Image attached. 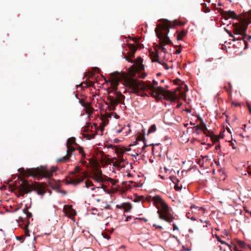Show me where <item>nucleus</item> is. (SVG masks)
Wrapping results in <instances>:
<instances>
[{"mask_svg":"<svg viewBox=\"0 0 251 251\" xmlns=\"http://www.w3.org/2000/svg\"><path fill=\"white\" fill-rule=\"evenodd\" d=\"M111 115H111V114H109V113L107 114V113H106V116H107V117H108V118H111Z\"/></svg>","mask_w":251,"mask_h":251,"instance_id":"obj_53","label":"nucleus"},{"mask_svg":"<svg viewBox=\"0 0 251 251\" xmlns=\"http://www.w3.org/2000/svg\"><path fill=\"white\" fill-rule=\"evenodd\" d=\"M128 47L129 49V52H128L129 56H126L125 57L126 60L132 62L131 58L134 57V53L137 50V47L134 44H128Z\"/></svg>","mask_w":251,"mask_h":251,"instance_id":"obj_13","label":"nucleus"},{"mask_svg":"<svg viewBox=\"0 0 251 251\" xmlns=\"http://www.w3.org/2000/svg\"><path fill=\"white\" fill-rule=\"evenodd\" d=\"M165 82L164 79H161L160 81V83H163Z\"/></svg>","mask_w":251,"mask_h":251,"instance_id":"obj_58","label":"nucleus"},{"mask_svg":"<svg viewBox=\"0 0 251 251\" xmlns=\"http://www.w3.org/2000/svg\"><path fill=\"white\" fill-rule=\"evenodd\" d=\"M93 185V182L90 180H87L86 181L85 183V186L87 188H89L90 186H92Z\"/></svg>","mask_w":251,"mask_h":251,"instance_id":"obj_29","label":"nucleus"},{"mask_svg":"<svg viewBox=\"0 0 251 251\" xmlns=\"http://www.w3.org/2000/svg\"><path fill=\"white\" fill-rule=\"evenodd\" d=\"M94 85V83L92 81H90L88 84H87L88 87H92Z\"/></svg>","mask_w":251,"mask_h":251,"instance_id":"obj_43","label":"nucleus"},{"mask_svg":"<svg viewBox=\"0 0 251 251\" xmlns=\"http://www.w3.org/2000/svg\"><path fill=\"white\" fill-rule=\"evenodd\" d=\"M158 176H159L162 179H164V176H160V175H159Z\"/></svg>","mask_w":251,"mask_h":251,"instance_id":"obj_62","label":"nucleus"},{"mask_svg":"<svg viewBox=\"0 0 251 251\" xmlns=\"http://www.w3.org/2000/svg\"><path fill=\"white\" fill-rule=\"evenodd\" d=\"M104 237L106 239H107V240H109L110 239V236L109 235H108V234L106 233L105 234L104 236Z\"/></svg>","mask_w":251,"mask_h":251,"instance_id":"obj_41","label":"nucleus"},{"mask_svg":"<svg viewBox=\"0 0 251 251\" xmlns=\"http://www.w3.org/2000/svg\"><path fill=\"white\" fill-rule=\"evenodd\" d=\"M121 207L124 209L125 211L129 212L132 208V205L129 203H123Z\"/></svg>","mask_w":251,"mask_h":251,"instance_id":"obj_22","label":"nucleus"},{"mask_svg":"<svg viewBox=\"0 0 251 251\" xmlns=\"http://www.w3.org/2000/svg\"><path fill=\"white\" fill-rule=\"evenodd\" d=\"M131 219V216H127L126 219V221H129V219Z\"/></svg>","mask_w":251,"mask_h":251,"instance_id":"obj_52","label":"nucleus"},{"mask_svg":"<svg viewBox=\"0 0 251 251\" xmlns=\"http://www.w3.org/2000/svg\"><path fill=\"white\" fill-rule=\"evenodd\" d=\"M161 142H162V143H158V146L159 145H162V144H163L164 145L165 148H167V146L171 143V139L168 136H166L164 137H163V139L161 140Z\"/></svg>","mask_w":251,"mask_h":251,"instance_id":"obj_21","label":"nucleus"},{"mask_svg":"<svg viewBox=\"0 0 251 251\" xmlns=\"http://www.w3.org/2000/svg\"><path fill=\"white\" fill-rule=\"evenodd\" d=\"M95 134H88L86 135V137L88 139H93L95 137Z\"/></svg>","mask_w":251,"mask_h":251,"instance_id":"obj_33","label":"nucleus"},{"mask_svg":"<svg viewBox=\"0 0 251 251\" xmlns=\"http://www.w3.org/2000/svg\"><path fill=\"white\" fill-rule=\"evenodd\" d=\"M80 171H81V168L80 167L77 166L75 167V173H78L80 172Z\"/></svg>","mask_w":251,"mask_h":251,"instance_id":"obj_32","label":"nucleus"},{"mask_svg":"<svg viewBox=\"0 0 251 251\" xmlns=\"http://www.w3.org/2000/svg\"><path fill=\"white\" fill-rule=\"evenodd\" d=\"M233 38V39H232V41H235L236 40H240V39H237V38H235L234 36L232 37Z\"/></svg>","mask_w":251,"mask_h":251,"instance_id":"obj_54","label":"nucleus"},{"mask_svg":"<svg viewBox=\"0 0 251 251\" xmlns=\"http://www.w3.org/2000/svg\"><path fill=\"white\" fill-rule=\"evenodd\" d=\"M158 217L168 223L173 221V217L170 213V208L164 200L158 195Z\"/></svg>","mask_w":251,"mask_h":251,"instance_id":"obj_6","label":"nucleus"},{"mask_svg":"<svg viewBox=\"0 0 251 251\" xmlns=\"http://www.w3.org/2000/svg\"><path fill=\"white\" fill-rule=\"evenodd\" d=\"M15 183L9 184V185L13 188L14 190H17L20 193V196L24 197L25 194L30 193L32 191L37 192L38 195L43 196L45 193V188L43 185L39 183L35 182L30 184L27 181L21 180Z\"/></svg>","mask_w":251,"mask_h":251,"instance_id":"obj_4","label":"nucleus"},{"mask_svg":"<svg viewBox=\"0 0 251 251\" xmlns=\"http://www.w3.org/2000/svg\"><path fill=\"white\" fill-rule=\"evenodd\" d=\"M227 11V13L226 14V15L225 16L224 19L226 20H227L228 18H232L234 19H236V14L234 11L231 10H228Z\"/></svg>","mask_w":251,"mask_h":251,"instance_id":"obj_20","label":"nucleus"},{"mask_svg":"<svg viewBox=\"0 0 251 251\" xmlns=\"http://www.w3.org/2000/svg\"><path fill=\"white\" fill-rule=\"evenodd\" d=\"M218 11L223 18H224L225 16L226 15V14L227 13V11H224V9L222 8H219L218 9Z\"/></svg>","mask_w":251,"mask_h":251,"instance_id":"obj_28","label":"nucleus"},{"mask_svg":"<svg viewBox=\"0 0 251 251\" xmlns=\"http://www.w3.org/2000/svg\"><path fill=\"white\" fill-rule=\"evenodd\" d=\"M156 130V126L155 125H153L151 126L149 128L148 132L147 135H148L151 133L155 132Z\"/></svg>","mask_w":251,"mask_h":251,"instance_id":"obj_27","label":"nucleus"},{"mask_svg":"<svg viewBox=\"0 0 251 251\" xmlns=\"http://www.w3.org/2000/svg\"><path fill=\"white\" fill-rule=\"evenodd\" d=\"M23 211L24 214L25 215L26 218H30L32 217L31 213L29 212L27 208H24Z\"/></svg>","mask_w":251,"mask_h":251,"instance_id":"obj_26","label":"nucleus"},{"mask_svg":"<svg viewBox=\"0 0 251 251\" xmlns=\"http://www.w3.org/2000/svg\"><path fill=\"white\" fill-rule=\"evenodd\" d=\"M212 61V58H208V59H206L205 60V62H211Z\"/></svg>","mask_w":251,"mask_h":251,"instance_id":"obj_46","label":"nucleus"},{"mask_svg":"<svg viewBox=\"0 0 251 251\" xmlns=\"http://www.w3.org/2000/svg\"><path fill=\"white\" fill-rule=\"evenodd\" d=\"M198 207L196 206V205H193L192 206H191V208L192 209V208H197Z\"/></svg>","mask_w":251,"mask_h":251,"instance_id":"obj_51","label":"nucleus"},{"mask_svg":"<svg viewBox=\"0 0 251 251\" xmlns=\"http://www.w3.org/2000/svg\"><path fill=\"white\" fill-rule=\"evenodd\" d=\"M227 33L228 34V35H229L230 37H233V34H232V33H231V34H230V33H229V32H228V33Z\"/></svg>","mask_w":251,"mask_h":251,"instance_id":"obj_55","label":"nucleus"},{"mask_svg":"<svg viewBox=\"0 0 251 251\" xmlns=\"http://www.w3.org/2000/svg\"><path fill=\"white\" fill-rule=\"evenodd\" d=\"M76 147L77 148V150L79 151V153L81 154L82 157H83V158H85L86 157V154L83 148L81 147L79 145Z\"/></svg>","mask_w":251,"mask_h":251,"instance_id":"obj_23","label":"nucleus"},{"mask_svg":"<svg viewBox=\"0 0 251 251\" xmlns=\"http://www.w3.org/2000/svg\"><path fill=\"white\" fill-rule=\"evenodd\" d=\"M248 109H249L250 113H251V107L250 105H248Z\"/></svg>","mask_w":251,"mask_h":251,"instance_id":"obj_56","label":"nucleus"},{"mask_svg":"<svg viewBox=\"0 0 251 251\" xmlns=\"http://www.w3.org/2000/svg\"><path fill=\"white\" fill-rule=\"evenodd\" d=\"M173 230H178V227H177V226L176 225V224L174 223L173 224Z\"/></svg>","mask_w":251,"mask_h":251,"instance_id":"obj_39","label":"nucleus"},{"mask_svg":"<svg viewBox=\"0 0 251 251\" xmlns=\"http://www.w3.org/2000/svg\"><path fill=\"white\" fill-rule=\"evenodd\" d=\"M248 40H251V35H249V36H248Z\"/></svg>","mask_w":251,"mask_h":251,"instance_id":"obj_64","label":"nucleus"},{"mask_svg":"<svg viewBox=\"0 0 251 251\" xmlns=\"http://www.w3.org/2000/svg\"><path fill=\"white\" fill-rule=\"evenodd\" d=\"M121 80V76L119 73L114 72L110 75V88L107 90V100L108 102V110L114 111L119 103L124 104L125 97L121 92H118V86Z\"/></svg>","mask_w":251,"mask_h":251,"instance_id":"obj_2","label":"nucleus"},{"mask_svg":"<svg viewBox=\"0 0 251 251\" xmlns=\"http://www.w3.org/2000/svg\"><path fill=\"white\" fill-rule=\"evenodd\" d=\"M73 145H75L76 147H77L78 145L75 142V138L74 137H71L67 140V154L65 156L58 159L57 160L58 162H65L70 160L73 152L75 150V148L73 147Z\"/></svg>","mask_w":251,"mask_h":251,"instance_id":"obj_8","label":"nucleus"},{"mask_svg":"<svg viewBox=\"0 0 251 251\" xmlns=\"http://www.w3.org/2000/svg\"><path fill=\"white\" fill-rule=\"evenodd\" d=\"M175 189L176 190V191H179L181 189V188L178 185H175Z\"/></svg>","mask_w":251,"mask_h":251,"instance_id":"obj_38","label":"nucleus"},{"mask_svg":"<svg viewBox=\"0 0 251 251\" xmlns=\"http://www.w3.org/2000/svg\"><path fill=\"white\" fill-rule=\"evenodd\" d=\"M183 37L181 36L180 35L178 34L176 37V39L177 41H180L182 40Z\"/></svg>","mask_w":251,"mask_h":251,"instance_id":"obj_40","label":"nucleus"},{"mask_svg":"<svg viewBox=\"0 0 251 251\" xmlns=\"http://www.w3.org/2000/svg\"><path fill=\"white\" fill-rule=\"evenodd\" d=\"M219 249L221 251H226V249H224L223 247L221 246H219Z\"/></svg>","mask_w":251,"mask_h":251,"instance_id":"obj_47","label":"nucleus"},{"mask_svg":"<svg viewBox=\"0 0 251 251\" xmlns=\"http://www.w3.org/2000/svg\"><path fill=\"white\" fill-rule=\"evenodd\" d=\"M247 28L248 25L241 26L239 25H237L236 27L235 28L234 30V32L235 34L240 35L242 36V39L245 44L244 50H246L248 48V43L246 40H245V37L247 36Z\"/></svg>","mask_w":251,"mask_h":251,"instance_id":"obj_9","label":"nucleus"},{"mask_svg":"<svg viewBox=\"0 0 251 251\" xmlns=\"http://www.w3.org/2000/svg\"><path fill=\"white\" fill-rule=\"evenodd\" d=\"M86 177V174L85 172H82L79 176H75V178H70V181L68 182L69 184H72L74 185H76L79 183L83 181L84 178Z\"/></svg>","mask_w":251,"mask_h":251,"instance_id":"obj_11","label":"nucleus"},{"mask_svg":"<svg viewBox=\"0 0 251 251\" xmlns=\"http://www.w3.org/2000/svg\"><path fill=\"white\" fill-rule=\"evenodd\" d=\"M169 87L167 84H165L164 86H158V100L159 99H165L170 94V92L167 90Z\"/></svg>","mask_w":251,"mask_h":251,"instance_id":"obj_10","label":"nucleus"},{"mask_svg":"<svg viewBox=\"0 0 251 251\" xmlns=\"http://www.w3.org/2000/svg\"><path fill=\"white\" fill-rule=\"evenodd\" d=\"M93 178L97 181L102 182L104 180L101 172H96L94 174Z\"/></svg>","mask_w":251,"mask_h":251,"instance_id":"obj_18","label":"nucleus"},{"mask_svg":"<svg viewBox=\"0 0 251 251\" xmlns=\"http://www.w3.org/2000/svg\"><path fill=\"white\" fill-rule=\"evenodd\" d=\"M155 190L151 191L147 196L146 200L149 202L152 201L154 205L157 207V195Z\"/></svg>","mask_w":251,"mask_h":251,"instance_id":"obj_15","label":"nucleus"},{"mask_svg":"<svg viewBox=\"0 0 251 251\" xmlns=\"http://www.w3.org/2000/svg\"><path fill=\"white\" fill-rule=\"evenodd\" d=\"M143 59L139 57L135 61L132 66L129 68V75L132 77L144 78L146 74L143 72L144 66L142 64Z\"/></svg>","mask_w":251,"mask_h":251,"instance_id":"obj_7","label":"nucleus"},{"mask_svg":"<svg viewBox=\"0 0 251 251\" xmlns=\"http://www.w3.org/2000/svg\"><path fill=\"white\" fill-rule=\"evenodd\" d=\"M238 244L241 247L244 248L245 246V243L244 241H239Z\"/></svg>","mask_w":251,"mask_h":251,"instance_id":"obj_34","label":"nucleus"},{"mask_svg":"<svg viewBox=\"0 0 251 251\" xmlns=\"http://www.w3.org/2000/svg\"><path fill=\"white\" fill-rule=\"evenodd\" d=\"M108 121H103V123L105 125L106 124H108Z\"/></svg>","mask_w":251,"mask_h":251,"instance_id":"obj_61","label":"nucleus"},{"mask_svg":"<svg viewBox=\"0 0 251 251\" xmlns=\"http://www.w3.org/2000/svg\"><path fill=\"white\" fill-rule=\"evenodd\" d=\"M200 130H201L204 132L205 134L207 136H209L211 138L213 137H215L214 133L212 131H211L210 130H208L206 127L205 124L204 123L203 120L201 118V125H199Z\"/></svg>","mask_w":251,"mask_h":251,"instance_id":"obj_12","label":"nucleus"},{"mask_svg":"<svg viewBox=\"0 0 251 251\" xmlns=\"http://www.w3.org/2000/svg\"><path fill=\"white\" fill-rule=\"evenodd\" d=\"M181 53V50L180 49H177L176 50V54H179Z\"/></svg>","mask_w":251,"mask_h":251,"instance_id":"obj_45","label":"nucleus"},{"mask_svg":"<svg viewBox=\"0 0 251 251\" xmlns=\"http://www.w3.org/2000/svg\"><path fill=\"white\" fill-rule=\"evenodd\" d=\"M109 181L111 182L112 185H116L118 182V180L114 179L111 178H109Z\"/></svg>","mask_w":251,"mask_h":251,"instance_id":"obj_30","label":"nucleus"},{"mask_svg":"<svg viewBox=\"0 0 251 251\" xmlns=\"http://www.w3.org/2000/svg\"><path fill=\"white\" fill-rule=\"evenodd\" d=\"M201 6L202 7L203 12L204 13H209L210 11V10L208 7L207 6L206 4L205 3H202L201 4Z\"/></svg>","mask_w":251,"mask_h":251,"instance_id":"obj_25","label":"nucleus"},{"mask_svg":"<svg viewBox=\"0 0 251 251\" xmlns=\"http://www.w3.org/2000/svg\"><path fill=\"white\" fill-rule=\"evenodd\" d=\"M217 241L218 242H219L220 243H221V244L226 245L227 247H228L229 250H231L232 246L230 245H229V244L227 243L226 241L221 240L219 237H217Z\"/></svg>","mask_w":251,"mask_h":251,"instance_id":"obj_24","label":"nucleus"},{"mask_svg":"<svg viewBox=\"0 0 251 251\" xmlns=\"http://www.w3.org/2000/svg\"><path fill=\"white\" fill-rule=\"evenodd\" d=\"M199 125H197L194 126L193 127L188 128L187 132H188L189 130H191L192 133L196 134L197 135H199L200 134V132L199 131Z\"/></svg>","mask_w":251,"mask_h":251,"instance_id":"obj_19","label":"nucleus"},{"mask_svg":"<svg viewBox=\"0 0 251 251\" xmlns=\"http://www.w3.org/2000/svg\"><path fill=\"white\" fill-rule=\"evenodd\" d=\"M231 147H232V148L233 149H234V150L236 149V146H235V145L234 144V143H231Z\"/></svg>","mask_w":251,"mask_h":251,"instance_id":"obj_48","label":"nucleus"},{"mask_svg":"<svg viewBox=\"0 0 251 251\" xmlns=\"http://www.w3.org/2000/svg\"><path fill=\"white\" fill-rule=\"evenodd\" d=\"M65 213L69 217H73L75 215V211L72 208V206H67V207L65 208Z\"/></svg>","mask_w":251,"mask_h":251,"instance_id":"obj_17","label":"nucleus"},{"mask_svg":"<svg viewBox=\"0 0 251 251\" xmlns=\"http://www.w3.org/2000/svg\"><path fill=\"white\" fill-rule=\"evenodd\" d=\"M56 171L55 168L51 170L48 169L46 167L41 166L35 168H30L24 170V174L27 176H32L35 177H50L53 173Z\"/></svg>","mask_w":251,"mask_h":251,"instance_id":"obj_5","label":"nucleus"},{"mask_svg":"<svg viewBox=\"0 0 251 251\" xmlns=\"http://www.w3.org/2000/svg\"><path fill=\"white\" fill-rule=\"evenodd\" d=\"M164 169L166 172H167L168 171V169L166 167H164Z\"/></svg>","mask_w":251,"mask_h":251,"instance_id":"obj_63","label":"nucleus"},{"mask_svg":"<svg viewBox=\"0 0 251 251\" xmlns=\"http://www.w3.org/2000/svg\"><path fill=\"white\" fill-rule=\"evenodd\" d=\"M186 33L187 31H186L185 30H182L179 34L181 36L183 37L185 35H186Z\"/></svg>","mask_w":251,"mask_h":251,"instance_id":"obj_37","label":"nucleus"},{"mask_svg":"<svg viewBox=\"0 0 251 251\" xmlns=\"http://www.w3.org/2000/svg\"><path fill=\"white\" fill-rule=\"evenodd\" d=\"M137 139L138 140H140V141H144V140L145 139V137H144V135H141V134H139L137 137Z\"/></svg>","mask_w":251,"mask_h":251,"instance_id":"obj_31","label":"nucleus"},{"mask_svg":"<svg viewBox=\"0 0 251 251\" xmlns=\"http://www.w3.org/2000/svg\"><path fill=\"white\" fill-rule=\"evenodd\" d=\"M173 237L176 239L177 241H179V240L177 239V237L175 235H173Z\"/></svg>","mask_w":251,"mask_h":251,"instance_id":"obj_60","label":"nucleus"},{"mask_svg":"<svg viewBox=\"0 0 251 251\" xmlns=\"http://www.w3.org/2000/svg\"><path fill=\"white\" fill-rule=\"evenodd\" d=\"M127 83L131 92L143 96L144 91L147 90L152 97L157 100V88L154 84H146L142 81L133 78L129 79Z\"/></svg>","mask_w":251,"mask_h":251,"instance_id":"obj_3","label":"nucleus"},{"mask_svg":"<svg viewBox=\"0 0 251 251\" xmlns=\"http://www.w3.org/2000/svg\"><path fill=\"white\" fill-rule=\"evenodd\" d=\"M189 124H190L191 126H195V123H193V122H190Z\"/></svg>","mask_w":251,"mask_h":251,"instance_id":"obj_57","label":"nucleus"},{"mask_svg":"<svg viewBox=\"0 0 251 251\" xmlns=\"http://www.w3.org/2000/svg\"><path fill=\"white\" fill-rule=\"evenodd\" d=\"M79 102L85 108L86 112L88 114H91L93 112V108L91 106V104L89 102H84L83 100H79Z\"/></svg>","mask_w":251,"mask_h":251,"instance_id":"obj_16","label":"nucleus"},{"mask_svg":"<svg viewBox=\"0 0 251 251\" xmlns=\"http://www.w3.org/2000/svg\"><path fill=\"white\" fill-rule=\"evenodd\" d=\"M220 148H221V146H220V144H218V145H216L215 146V150H217V151L219 150L220 149Z\"/></svg>","mask_w":251,"mask_h":251,"instance_id":"obj_42","label":"nucleus"},{"mask_svg":"<svg viewBox=\"0 0 251 251\" xmlns=\"http://www.w3.org/2000/svg\"><path fill=\"white\" fill-rule=\"evenodd\" d=\"M224 30L226 32V33H230L231 34V32L228 30L227 29H226V27L224 28Z\"/></svg>","mask_w":251,"mask_h":251,"instance_id":"obj_49","label":"nucleus"},{"mask_svg":"<svg viewBox=\"0 0 251 251\" xmlns=\"http://www.w3.org/2000/svg\"><path fill=\"white\" fill-rule=\"evenodd\" d=\"M172 27V26L170 21L164 19L158 20V51L161 50L164 53L167 52V49L164 46L172 43L171 40L168 36L169 29ZM157 62L159 65L158 66V69L163 68L165 70L169 69L166 63L163 62L160 60L158 54Z\"/></svg>","mask_w":251,"mask_h":251,"instance_id":"obj_1","label":"nucleus"},{"mask_svg":"<svg viewBox=\"0 0 251 251\" xmlns=\"http://www.w3.org/2000/svg\"><path fill=\"white\" fill-rule=\"evenodd\" d=\"M188 218H190V219L191 220H192V221H195V220H196V218H195V217H194V216H193V217H191V218H189V217H188Z\"/></svg>","mask_w":251,"mask_h":251,"instance_id":"obj_50","label":"nucleus"},{"mask_svg":"<svg viewBox=\"0 0 251 251\" xmlns=\"http://www.w3.org/2000/svg\"><path fill=\"white\" fill-rule=\"evenodd\" d=\"M222 5H223V4L222 3H221V2H219L218 3V6H221Z\"/></svg>","mask_w":251,"mask_h":251,"instance_id":"obj_59","label":"nucleus"},{"mask_svg":"<svg viewBox=\"0 0 251 251\" xmlns=\"http://www.w3.org/2000/svg\"><path fill=\"white\" fill-rule=\"evenodd\" d=\"M124 161L125 159L123 158V157H120L118 160V161L120 164L124 163Z\"/></svg>","mask_w":251,"mask_h":251,"instance_id":"obj_35","label":"nucleus"},{"mask_svg":"<svg viewBox=\"0 0 251 251\" xmlns=\"http://www.w3.org/2000/svg\"><path fill=\"white\" fill-rule=\"evenodd\" d=\"M231 246H232L231 251H238V250L236 246L235 245H233V246L232 245Z\"/></svg>","mask_w":251,"mask_h":251,"instance_id":"obj_36","label":"nucleus"},{"mask_svg":"<svg viewBox=\"0 0 251 251\" xmlns=\"http://www.w3.org/2000/svg\"><path fill=\"white\" fill-rule=\"evenodd\" d=\"M111 207V206L108 204H106L105 206L104 207V208L105 209H109Z\"/></svg>","mask_w":251,"mask_h":251,"instance_id":"obj_44","label":"nucleus"},{"mask_svg":"<svg viewBox=\"0 0 251 251\" xmlns=\"http://www.w3.org/2000/svg\"><path fill=\"white\" fill-rule=\"evenodd\" d=\"M148 55L152 62H157V45L149 50Z\"/></svg>","mask_w":251,"mask_h":251,"instance_id":"obj_14","label":"nucleus"}]
</instances>
